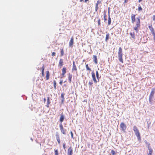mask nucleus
Here are the masks:
<instances>
[{"label": "nucleus", "mask_w": 155, "mask_h": 155, "mask_svg": "<svg viewBox=\"0 0 155 155\" xmlns=\"http://www.w3.org/2000/svg\"><path fill=\"white\" fill-rule=\"evenodd\" d=\"M136 15L132 14L131 15V22L134 23L135 21ZM140 26V18L139 17L137 18L136 21V26L133 28V29L137 32L138 31V28H139Z\"/></svg>", "instance_id": "1"}, {"label": "nucleus", "mask_w": 155, "mask_h": 155, "mask_svg": "<svg viewBox=\"0 0 155 155\" xmlns=\"http://www.w3.org/2000/svg\"><path fill=\"white\" fill-rule=\"evenodd\" d=\"M133 130L135 134L137 137L138 140L140 141L141 140V137L139 131L137 127L135 126L133 127Z\"/></svg>", "instance_id": "2"}, {"label": "nucleus", "mask_w": 155, "mask_h": 155, "mask_svg": "<svg viewBox=\"0 0 155 155\" xmlns=\"http://www.w3.org/2000/svg\"><path fill=\"white\" fill-rule=\"evenodd\" d=\"M118 54V59L119 61L122 63H123V61L122 58L123 54L122 49L120 47L119 48Z\"/></svg>", "instance_id": "3"}, {"label": "nucleus", "mask_w": 155, "mask_h": 155, "mask_svg": "<svg viewBox=\"0 0 155 155\" xmlns=\"http://www.w3.org/2000/svg\"><path fill=\"white\" fill-rule=\"evenodd\" d=\"M155 94V88H152L149 97V101L150 104H153V98Z\"/></svg>", "instance_id": "4"}, {"label": "nucleus", "mask_w": 155, "mask_h": 155, "mask_svg": "<svg viewBox=\"0 0 155 155\" xmlns=\"http://www.w3.org/2000/svg\"><path fill=\"white\" fill-rule=\"evenodd\" d=\"M59 127L61 132L63 134H66V130L64 129L62 123H61L59 125Z\"/></svg>", "instance_id": "5"}, {"label": "nucleus", "mask_w": 155, "mask_h": 155, "mask_svg": "<svg viewBox=\"0 0 155 155\" xmlns=\"http://www.w3.org/2000/svg\"><path fill=\"white\" fill-rule=\"evenodd\" d=\"M120 127L121 129L123 131H125L127 128L126 125L123 122H122L120 123Z\"/></svg>", "instance_id": "6"}, {"label": "nucleus", "mask_w": 155, "mask_h": 155, "mask_svg": "<svg viewBox=\"0 0 155 155\" xmlns=\"http://www.w3.org/2000/svg\"><path fill=\"white\" fill-rule=\"evenodd\" d=\"M73 149L72 147L71 146L68 150V155H72Z\"/></svg>", "instance_id": "7"}, {"label": "nucleus", "mask_w": 155, "mask_h": 155, "mask_svg": "<svg viewBox=\"0 0 155 155\" xmlns=\"http://www.w3.org/2000/svg\"><path fill=\"white\" fill-rule=\"evenodd\" d=\"M72 71H76V73H77V69L75 64V62L74 61L73 62V66Z\"/></svg>", "instance_id": "8"}, {"label": "nucleus", "mask_w": 155, "mask_h": 155, "mask_svg": "<svg viewBox=\"0 0 155 155\" xmlns=\"http://www.w3.org/2000/svg\"><path fill=\"white\" fill-rule=\"evenodd\" d=\"M91 74L93 80L94 81V83L96 84L97 83V81L96 78L95 74L93 72H92L91 73Z\"/></svg>", "instance_id": "9"}, {"label": "nucleus", "mask_w": 155, "mask_h": 155, "mask_svg": "<svg viewBox=\"0 0 155 155\" xmlns=\"http://www.w3.org/2000/svg\"><path fill=\"white\" fill-rule=\"evenodd\" d=\"M62 73L61 74V75L62 76V78L65 77V74L66 73V69L64 67L62 69Z\"/></svg>", "instance_id": "10"}, {"label": "nucleus", "mask_w": 155, "mask_h": 155, "mask_svg": "<svg viewBox=\"0 0 155 155\" xmlns=\"http://www.w3.org/2000/svg\"><path fill=\"white\" fill-rule=\"evenodd\" d=\"M74 38L72 37H71V39L70 40V41L69 42V46L70 47L72 48L73 46V44L74 43Z\"/></svg>", "instance_id": "11"}, {"label": "nucleus", "mask_w": 155, "mask_h": 155, "mask_svg": "<svg viewBox=\"0 0 155 155\" xmlns=\"http://www.w3.org/2000/svg\"><path fill=\"white\" fill-rule=\"evenodd\" d=\"M130 35L131 36V37L134 39L135 40V35L134 32H130Z\"/></svg>", "instance_id": "12"}, {"label": "nucleus", "mask_w": 155, "mask_h": 155, "mask_svg": "<svg viewBox=\"0 0 155 155\" xmlns=\"http://www.w3.org/2000/svg\"><path fill=\"white\" fill-rule=\"evenodd\" d=\"M56 137L58 143L60 144V140L59 134L58 133H57L56 134Z\"/></svg>", "instance_id": "13"}, {"label": "nucleus", "mask_w": 155, "mask_h": 155, "mask_svg": "<svg viewBox=\"0 0 155 155\" xmlns=\"http://www.w3.org/2000/svg\"><path fill=\"white\" fill-rule=\"evenodd\" d=\"M68 78L69 83H71V79L72 78V75L70 73L68 74Z\"/></svg>", "instance_id": "14"}, {"label": "nucleus", "mask_w": 155, "mask_h": 155, "mask_svg": "<svg viewBox=\"0 0 155 155\" xmlns=\"http://www.w3.org/2000/svg\"><path fill=\"white\" fill-rule=\"evenodd\" d=\"M93 59L94 62L95 64H97V57L96 55H93Z\"/></svg>", "instance_id": "15"}, {"label": "nucleus", "mask_w": 155, "mask_h": 155, "mask_svg": "<svg viewBox=\"0 0 155 155\" xmlns=\"http://www.w3.org/2000/svg\"><path fill=\"white\" fill-rule=\"evenodd\" d=\"M148 28L151 31L152 33H153L155 32V31H154V28L152 27V25L148 26Z\"/></svg>", "instance_id": "16"}, {"label": "nucleus", "mask_w": 155, "mask_h": 155, "mask_svg": "<svg viewBox=\"0 0 155 155\" xmlns=\"http://www.w3.org/2000/svg\"><path fill=\"white\" fill-rule=\"evenodd\" d=\"M50 73L49 71H47L46 72V80H48L49 79Z\"/></svg>", "instance_id": "17"}, {"label": "nucleus", "mask_w": 155, "mask_h": 155, "mask_svg": "<svg viewBox=\"0 0 155 155\" xmlns=\"http://www.w3.org/2000/svg\"><path fill=\"white\" fill-rule=\"evenodd\" d=\"M149 145H150V144L149 143L148 144V150H149V152L148 154L152 155V154L153 152V150L151 148H150L149 147Z\"/></svg>", "instance_id": "18"}, {"label": "nucleus", "mask_w": 155, "mask_h": 155, "mask_svg": "<svg viewBox=\"0 0 155 155\" xmlns=\"http://www.w3.org/2000/svg\"><path fill=\"white\" fill-rule=\"evenodd\" d=\"M101 3V1L99 0H98L97 3L96 4V7H95V11H97L98 8V4H100Z\"/></svg>", "instance_id": "19"}, {"label": "nucleus", "mask_w": 155, "mask_h": 155, "mask_svg": "<svg viewBox=\"0 0 155 155\" xmlns=\"http://www.w3.org/2000/svg\"><path fill=\"white\" fill-rule=\"evenodd\" d=\"M64 116L63 114H61V117L60 118V121L61 122V123H62V122L64 121Z\"/></svg>", "instance_id": "20"}, {"label": "nucleus", "mask_w": 155, "mask_h": 155, "mask_svg": "<svg viewBox=\"0 0 155 155\" xmlns=\"http://www.w3.org/2000/svg\"><path fill=\"white\" fill-rule=\"evenodd\" d=\"M41 74L42 76L43 77L44 76V70L45 69V66L44 64L43 65V66L41 68Z\"/></svg>", "instance_id": "21"}, {"label": "nucleus", "mask_w": 155, "mask_h": 155, "mask_svg": "<svg viewBox=\"0 0 155 155\" xmlns=\"http://www.w3.org/2000/svg\"><path fill=\"white\" fill-rule=\"evenodd\" d=\"M110 38V34L109 33H107L106 35V38H105V41L106 42H107V41Z\"/></svg>", "instance_id": "22"}, {"label": "nucleus", "mask_w": 155, "mask_h": 155, "mask_svg": "<svg viewBox=\"0 0 155 155\" xmlns=\"http://www.w3.org/2000/svg\"><path fill=\"white\" fill-rule=\"evenodd\" d=\"M111 23V19L110 18V15L109 14L108 15V25H110Z\"/></svg>", "instance_id": "23"}, {"label": "nucleus", "mask_w": 155, "mask_h": 155, "mask_svg": "<svg viewBox=\"0 0 155 155\" xmlns=\"http://www.w3.org/2000/svg\"><path fill=\"white\" fill-rule=\"evenodd\" d=\"M63 62V60L62 59H60L59 61V65L61 66H62Z\"/></svg>", "instance_id": "24"}, {"label": "nucleus", "mask_w": 155, "mask_h": 155, "mask_svg": "<svg viewBox=\"0 0 155 155\" xmlns=\"http://www.w3.org/2000/svg\"><path fill=\"white\" fill-rule=\"evenodd\" d=\"M61 54L60 55V56H62L64 54V51L63 48H62L61 49Z\"/></svg>", "instance_id": "25"}, {"label": "nucleus", "mask_w": 155, "mask_h": 155, "mask_svg": "<svg viewBox=\"0 0 155 155\" xmlns=\"http://www.w3.org/2000/svg\"><path fill=\"white\" fill-rule=\"evenodd\" d=\"M85 67L87 71H91V69L89 68L88 64H86Z\"/></svg>", "instance_id": "26"}, {"label": "nucleus", "mask_w": 155, "mask_h": 155, "mask_svg": "<svg viewBox=\"0 0 155 155\" xmlns=\"http://www.w3.org/2000/svg\"><path fill=\"white\" fill-rule=\"evenodd\" d=\"M96 77L97 78V79L99 81V79L101 77H99V74L98 73V72L97 71H96Z\"/></svg>", "instance_id": "27"}, {"label": "nucleus", "mask_w": 155, "mask_h": 155, "mask_svg": "<svg viewBox=\"0 0 155 155\" xmlns=\"http://www.w3.org/2000/svg\"><path fill=\"white\" fill-rule=\"evenodd\" d=\"M53 84H54V89L55 90H56V81H55V80L54 81Z\"/></svg>", "instance_id": "28"}, {"label": "nucleus", "mask_w": 155, "mask_h": 155, "mask_svg": "<svg viewBox=\"0 0 155 155\" xmlns=\"http://www.w3.org/2000/svg\"><path fill=\"white\" fill-rule=\"evenodd\" d=\"M50 103V101L49 99V97H48L47 98V106L48 107H49V105Z\"/></svg>", "instance_id": "29"}, {"label": "nucleus", "mask_w": 155, "mask_h": 155, "mask_svg": "<svg viewBox=\"0 0 155 155\" xmlns=\"http://www.w3.org/2000/svg\"><path fill=\"white\" fill-rule=\"evenodd\" d=\"M55 155H58V153L57 149H54Z\"/></svg>", "instance_id": "30"}, {"label": "nucleus", "mask_w": 155, "mask_h": 155, "mask_svg": "<svg viewBox=\"0 0 155 155\" xmlns=\"http://www.w3.org/2000/svg\"><path fill=\"white\" fill-rule=\"evenodd\" d=\"M97 23H98V26H100L101 25V20L99 18L98 20V21H97Z\"/></svg>", "instance_id": "31"}, {"label": "nucleus", "mask_w": 155, "mask_h": 155, "mask_svg": "<svg viewBox=\"0 0 155 155\" xmlns=\"http://www.w3.org/2000/svg\"><path fill=\"white\" fill-rule=\"evenodd\" d=\"M112 155H115L116 154L115 151L114 150H112L111 152Z\"/></svg>", "instance_id": "32"}, {"label": "nucleus", "mask_w": 155, "mask_h": 155, "mask_svg": "<svg viewBox=\"0 0 155 155\" xmlns=\"http://www.w3.org/2000/svg\"><path fill=\"white\" fill-rule=\"evenodd\" d=\"M138 11H141L142 10V9L141 7L140 6L138 7Z\"/></svg>", "instance_id": "33"}, {"label": "nucleus", "mask_w": 155, "mask_h": 155, "mask_svg": "<svg viewBox=\"0 0 155 155\" xmlns=\"http://www.w3.org/2000/svg\"><path fill=\"white\" fill-rule=\"evenodd\" d=\"M104 21H105L107 20V18H106V15L105 14L104 15Z\"/></svg>", "instance_id": "34"}, {"label": "nucleus", "mask_w": 155, "mask_h": 155, "mask_svg": "<svg viewBox=\"0 0 155 155\" xmlns=\"http://www.w3.org/2000/svg\"><path fill=\"white\" fill-rule=\"evenodd\" d=\"M70 133H71V137L72 138H73V133L72 132V131H71Z\"/></svg>", "instance_id": "35"}, {"label": "nucleus", "mask_w": 155, "mask_h": 155, "mask_svg": "<svg viewBox=\"0 0 155 155\" xmlns=\"http://www.w3.org/2000/svg\"><path fill=\"white\" fill-rule=\"evenodd\" d=\"M93 84V83L92 82V81H90L89 82V84L90 85H91Z\"/></svg>", "instance_id": "36"}, {"label": "nucleus", "mask_w": 155, "mask_h": 155, "mask_svg": "<svg viewBox=\"0 0 155 155\" xmlns=\"http://www.w3.org/2000/svg\"><path fill=\"white\" fill-rule=\"evenodd\" d=\"M56 53L55 52H53L52 53L51 55L52 56H53L55 55Z\"/></svg>", "instance_id": "37"}, {"label": "nucleus", "mask_w": 155, "mask_h": 155, "mask_svg": "<svg viewBox=\"0 0 155 155\" xmlns=\"http://www.w3.org/2000/svg\"><path fill=\"white\" fill-rule=\"evenodd\" d=\"M153 36L154 40L155 41V32L152 34Z\"/></svg>", "instance_id": "38"}, {"label": "nucleus", "mask_w": 155, "mask_h": 155, "mask_svg": "<svg viewBox=\"0 0 155 155\" xmlns=\"http://www.w3.org/2000/svg\"><path fill=\"white\" fill-rule=\"evenodd\" d=\"M63 83V80H61L60 82H59V84L61 85Z\"/></svg>", "instance_id": "39"}, {"label": "nucleus", "mask_w": 155, "mask_h": 155, "mask_svg": "<svg viewBox=\"0 0 155 155\" xmlns=\"http://www.w3.org/2000/svg\"><path fill=\"white\" fill-rule=\"evenodd\" d=\"M153 20L155 21V15H153Z\"/></svg>", "instance_id": "40"}, {"label": "nucleus", "mask_w": 155, "mask_h": 155, "mask_svg": "<svg viewBox=\"0 0 155 155\" xmlns=\"http://www.w3.org/2000/svg\"><path fill=\"white\" fill-rule=\"evenodd\" d=\"M63 148L65 149V143H64L63 145Z\"/></svg>", "instance_id": "41"}, {"label": "nucleus", "mask_w": 155, "mask_h": 155, "mask_svg": "<svg viewBox=\"0 0 155 155\" xmlns=\"http://www.w3.org/2000/svg\"><path fill=\"white\" fill-rule=\"evenodd\" d=\"M128 2L127 0H124V3H126Z\"/></svg>", "instance_id": "42"}, {"label": "nucleus", "mask_w": 155, "mask_h": 155, "mask_svg": "<svg viewBox=\"0 0 155 155\" xmlns=\"http://www.w3.org/2000/svg\"><path fill=\"white\" fill-rule=\"evenodd\" d=\"M61 97H62V98H64V95H63V94H61Z\"/></svg>", "instance_id": "43"}, {"label": "nucleus", "mask_w": 155, "mask_h": 155, "mask_svg": "<svg viewBox=\"0 0 155 155\" xmlns=\"http://www.w3.org/2000/svg\"><path fill=\"white\" fill-rule=\"evenodd\" d=\"M143 0H138V2H141Z\"/></svg>", "instance_id": "44"}, {"label": "nucleus", "mask_w": 155, "mask_h": 155, "mask_svg": "<svg viewBox=\"0 0 155 155\" xmlns=\"http://www.w3.org/2000/svg\"><path fill=\"white\" fill-rule=\"evenodd\" d=\"M89 0H85V2H86L87 1H88Z\"/></svg>", "instance_id": "45"}, {"label": "nucleus", "mask_w": 155, "mask_h": 155, "mask_svg": "<svg viewBox=\"0 0 155 155\" xmlns=\"http://www.w3.org/2000/svg\"><path fill=\"white\" fill-rule=\"evenodd\" d=\"M44 101H45H45H46V99H45V98L44 99Z\"/></svg>", "instance_id": "46"}, {"label": "nucleus", "mask_w": 155, "mask_h": 155, "mask_svg": "<svg viewBox=\"0 0 155 155\" xmlns=\"http://www.w3.org/2000/svg\"><path fill=\"white\" fill-rule=\"evenodd\" d=\"M83 0H80V1L81 2L83 1Z\"/></svg>", "instance_id": "47"}, {"label": "nucleus", "mask_w": 155, "mask_h": 155, "mask_svg": "<svg viewBox=\"0 0 155 155\" xmlns=\"http://www.w3.org/2000/svg\"><path fill=\"white\" fill-rule=\"evenodd\" d=\"M146 142L147 144V141H146Z\"/></svg>", "instance_id": "48"}, {"label": "nucleus", "mask_w": 155, "mask_h": 155, "mask_svg": "<svg viewBox=\"0 0 155 155\" xmlns=\"http://www.w3.org/2000/svg\"><path fill=\"white\" fill-rule=\"evenodd\" d=\"M64 86H66V84H64Z\"/></svg>", "instance_id": "49"}]
</instances>
